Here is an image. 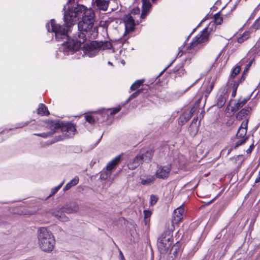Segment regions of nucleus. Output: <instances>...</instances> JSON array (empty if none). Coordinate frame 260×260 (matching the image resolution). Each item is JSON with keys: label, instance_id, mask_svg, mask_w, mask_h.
<instances>
[{"label": "nucleus", "instance_id": "1", "mask_svg": "<svg viewBox=\"0 0 260 260\" xmlns=\"http://www.w3.org/2000/svg\"><path fill=\"white\" fill-rule=\"evenodd\" d=\"M64 24L60 25L51 19L46 25L48 32L54 34L57 41H62L59 51L64 55L72 54L81 47V45L96 31L94 27L95 14L93 10L76 4L74 0H68L64 6Z\"/></svg>", "mask_w": 260, "mask_h": 260}, {"label": "nucleus", "instance_id": "2", "mask_svg": "<svg viewBox=\"0 0 260 260\" xmlns=\"http://www.w3.org/2000/svg\"><path fill=\"white\" fill-rule=\"evenodd\" d=\"M39 246L41 250L46 252H51L55 244V240L52 233L45 227L40 228L38 230Z\"/></svg>", "mask_w": 260, "mask_h": 260}, {"label": "nucleus", "instance_id": "3", "mask_svg": "<svg viewBox=\"0 0 260 260\" xmlns=\"http://www.w3.org/2000/svg\"><path fill=\"white\" fill-rule=\"evenodd\" d=\"M79 207L76 202H72L64 205L62 208H56L52 212L54 216L60 221L66 222L69 220V218L66 216L63 212L67 213H76L79 211Z\"/></svg>", "mask_w": 260, "mask_h": 260}, {"label": "nucleus", "instance_id": "4", "mask_svg": "<svg viewBox=\"0 0 260 260\" xmlns=\"http://www.w3.org/2000/svg\"><path fill=\"white\" fill-rule=\"evenodd\" d=\"M171 229L160 236L158 239L157 247L161 253L167 252L173 243L172 234Z\"/></svg>", "mask_w": 260, "mask_h": 260}, {"label": "nucleus", "instance_id": "5", "mask_svg": "<svg viewBox=\"0 0 260 260\" xmlns=\"http://www.w3.org/2000/svg\"><path fill=\"white\" fill-rule=\"evenodd\" d=\"M84 56L92 57L96 56L100 50L97 41H93L89 44L84 45L83 49Z\"/></svg>", "mask_w": 260, "mask_h": 260}, {"label": "nucleus", "instance_id": "6", "mask_svg": "<svg viewBox=\"0 0 260 260\" xmlns=\"http://www.w3.org/2000/svg\"><path fill=\"white\" fill-rule=\"evenodd\" d=\"M141 22V20L135 19L131 15H126L124 17V22L125 24V31L124 35L133 31L135 29V26L136 24H139Z\"/></svg>", "mask_w": 260, "mask_h": 260}, {"label": "nucleus", "instance_id": "7", "mask_svg": "<svg viewBox=\"0 0 260 260\" xmlns=\"http://www.w3.org/2000/svg\"><path fill=\"white\" fill-rule=\"evenodd\" d=\"M209 40V34L207 28L204 29L201 34H198L190 43V48H193L198 45L206 43Z\"/></svg>", "mask_w": 260, "mask_h": 260}, {"label": "nucleus", "instance_id": "8", "mask_svg": "<svg viewBox=\"0 0 260 260\" xmlns=\"http://www.w3.org/2000/svg\"><path fill=\"white\" fill-rule=\"evenodd\" d=\"M171 165L167 164L165 166H158L155 172L156 177L162 179L168 178L171 170Z\"/></svg>", "mask_w": 260, "mask_h": 260}, {"label": "nucleus", "instance_id": "9", "mask_svg": "<svg viewBox=\"0 0 260 260\" xmlns=\"http://www.w3.org/2000/svg\"><path fill=\"white\" fill-rule=\"evenodd\" d=\"M57 123L60 125V127L57 131L60 129L62 133H65L64 138H69L74 135L76 128L73 124L70 122L61 124Z\"/></svg>", "mask_w": 260, "mask_h": 260}, {"label": "nucleus", "instance_id": "10", "mask_svg": "<svg viewBox=\"0 0 260 260\" xmlns=\"http://www.w3.org/2000/svg\"><path fill=\"white\" fill-rule=\"evenodd\" d=\"M184 211V209L182 206L174 211L173 217L172 220V228L170 229L172 231L174 230L175 225L177 224L183 219Z\"/></svg>", "mask_w": 260, "mask_h": 260}, {"label": "nucleus", "instance_id": "11", "mask_svg": "<svg viewBox=\"0 0 260 260\" xmlns=\"http://www.w3.org/2000/svg\"><path fill=\"white\" fill-rule=\"evenodd\" d=\"M51 131L47 133H42L39 134H35V135L41 137L43 138H48L54 134H55L57 130L59 128L60 125L56 121H51L49 123L48 125Z\"/></svg>", "mask_w": 260, "mask_h": 260}, {"label": "nucleus", "instance_id": "12", "mask_svg": "<svg viewBox=\"0 0 260 260\" xmlns=\"http://www.w3.org/2000/svg\"><path fill=\"white\" fill-rule=\"evenodd\" d=\"M110 0H92V4L94 7L100 10L106 11L109 5Z\"/></svg>", "mask_w": 260, "mask_h": 260}, {"label": "nucleus", "instance_id": "13", "mask_svg": "<svg viewBox=\"0 0 260 260\" xmlns=\"http://www.w3.org/2000/svg\"><path fill=\"white\" fill-rule=\"evenodd\" d=\"M142 162V159L140 155H138L129 160L127 164V167L130 170H134Z\"/></svg>", "mask_w": 260, "mask_h": 260}, {"label": "nucleus", "instance_id": "14", "mask_svg": "<svg viewBox=\"0 0 260 260\" xmlns=\"http://www.w3.org/2000/svg\"><path fill=\"white\" fill-rule=\"evenodd\" d=\"M121 155H117L115 158H114L112 160L109 161L106 167V169L109 170L111 172H112L113 169L117 165L121 160Z\"/></svg>", "mask_w": 260, "mask_h": 260}, {"label": "nucleus", "instance_id": "15", "mask_svg": "<svg viewBox=\"0 0 260 260\" xmlns=\"http://www.w3.org/2000/svg\"><path fill=\"white\" fill-rule=\"evenodd\" d=\"M247 122L241 124L238 130L236 135L237 138H246L245 136L247 133Z\"/></svg>", "mask_w": 260, "mask_h": 260}, {"label": "nucleus", "instance_id": "16", "mask_svg": "<svg viewBox=\"0 0 260 260\" xmlns=\"http://www.w3.org/2000/svg\"><path fill=\"white\" fill-rule=\"evenodd\" d=\"M227 95L224 91H221L217 96L216 104L218 107H222L226 102Z\"/></svg>", "mask_w": 260, "mask_h": 260}, {"label": "nucleus", "instance_id": "17", "mask_svg": "<svg viewBox=\"0 0 260 260\" xmlns=\"http://www.w3.org/2000/svg\"><path fill=\"white\" fill-rule=\"evenodd\" d=\"M138 155H140V157L142 159V162H148L151 160L153 156V151L152 150H147L145 154L142 153Z\"/></svg>", "mask_w": 260, "mask_h": 260}, {"label": "nucleus", "instance_id": "18", "mask_svg": "<svg viewBox=\"0 0 260 260\" xmlns=\"http://www.w3.org/2000/svg\"><path fill=\"white\" fill-rule=\"evenodd\" d=\"M155 179L154 176L148 175L141 178V184L144 185H148L153 183Z\"/></svg>", "mask_w": 260, "mask_h": 260}, {"label": "nucleus", "instance_id": "19", "mask_svg": "<svg viewBox=\"0 0 260 260\" xmlns=\"http://www.w3.org/2000/svg\"><path fill=\"white\" fill-rule=\"evenodd\" d=\"M37 113L41 116L48 115L49 112L46 106L43 104H40L37 109Z\"/></svg>", "mask_w": 260, "mask_h": 260}, {"label": "nucleus", "instance_id": "20", "mask_svg": "<svg viewBox=\"0 0 260 260\" xmlns=\"http://www.w3.org/2000/svg\"><path fill=\"white\" fill-rule=\"evenodd\" d=\"M79 182V178L77 176L75 177L69 182H68L63 187V191H66L71 188L73 186L77 185Z\"/></svg>", "mask_w": 260, "mask_h": 260}, {"label": "nucleus", "instance_id": "21", "mask_svg": "<svg viewBox=\"0 0 260 260\" xmlns=\"http://www.w3.org/2000/svg\"><path fill=\"white\" fill-rule=\"evenodd\" d=\"M191 118L190 114H188L186 111H185L180 117L179 123L183 125L187 122Z\"/></svg>", "mask_w": 260, "mask_h": 260}, {"label": "nucleus", "instance_id": "22", "mask_svg": "<svg viewBox=\"0 0 260 260\" xmlns=\"http://www.w3.org/2000/svg\"><path fill=\"white\" fill-rule=\"evenodd\" d=\"M251 109L250 107H245L242 109L237 114V119H242L243 117L247 115L250 112Z\"/></svg>", "mask_w": 260, "mask_h": 260}, {"label": "nucleus", "instance_id": "23", "mask_svg": "<svg viewBox=\"0 0 260 260\" xmlns=\"http://www.w3.org/2000/svg\"><path fill=\"white\" fill-rule=\"evenodd\" d=\"M98 44L100 50L108 49L112 47V44L109 41L98 42Z\"/></svg>", "mask_w": 260, "mask_h": 260}, {"label": "nucleus", "instance_id": "24", "mask_svg": "<svg viewBox=\"0 0 260 260\" xmlns=\"http://www.w3.org/2000/svg\"><path fill=\"white\" fill-rule=\"evenodd\" d=\"M140 12V10L139 8H134L129 13L127 14V15H131L132 17H135V19H138V18H139V20H141V19H143L141 18V15L139 16Z\"/></svg>", "mask_w": 260, "mask_h": 260}, {"label": "nucleus", "instance_id": "25", "mask_svg": "<svg viewBox=\"0 0 260 260\" xmlns=\"http://www.w3.org/2000/svg\"><path fill=\"white\" fill-rule=\"evenodd\" d=\"M250 34L251 32L249 30L245 31L240 37L237 38V42L239 43H243L250 37Z\"/></svg>", "mask_w": 260, "mask_h": 260}, {"label": "nucleus", "instance_id": "26", "mask_svg": "<svg viewBox=\"0 0 260 260\" xmlns=\"http://www.w3.org/2000/svg\"><path fill=\"white\" fill-rule=\"evenodd\" d=\"M112 174V172L107 170L106 168L103 169V170L100 173V178L102 180H106L108 178L110 177Z\"/></svg>", "mask_w": 260, "mask_h": 260}, {"label": "nucleus", "instance_id": "27", "mask_svg": "<svg viewBox=\"0 0 260 260\" xmlns=\"http://www.w3.org/2000/svg\"><path fill=\"white\" fill-rule=\"evenodd\" d=\"M144 82V79L137 80L131 85V89L132 90H135L137 89L141 85H142Z\"/></svg>", "mask_w": 260, "mask_h": 260}, {"label": "nucleus", "instance_id": "28", "mask_svg": "<svg viewBox=\"0 0 260 260\" xmlns=\"http://www.w3.org/2000/svg\"><path fill=\"white\" fill-rule=\"evenodd\" d=\"M214 85V84L213 81H208V86L206 89V94L205 95L206 97H207L210 94V93L211 92V91L212 90V89L213 88Z\"/></svg>", "mask_w": 260, "mask_h": 260}, {"label": "nucleus", "instance_id": "29", "mask_svg": "<svg viewBox=\"0 0 260 260\" xmlns=\"http://www.w3.org/2000/svg\"><path fill=\"white\" fill-rule=\"evenodd\" d=\"M85 119L88 122L91 124H94L98 120V119L94 116L91 115H87L85 116Z\"/></svg>", "mask_w": 260, "mask_h": 260}, {"label": "nucleus", "instance_id": "30", "mask_svg": "<svg viewBox=\"0 0 260 260\" xmlns=\"http://www.w3.org/2000/svg\"><path fill=\"white\" fill-rule=\"evenodd\" d=\"M189 131L191 136H194L198 132L197 126L194 125L193 123H191L189 127Z\"/></svg>", "mask_w": 260, "mask_h": 260}, {"label": "nucleus", "instance_id": "31", "mask_svg": "<svg viewBox=\"0 0 260 260\" xmlns=\"http://www.w3.org/2000/svg\"><path fill=\"white\" fill-rule=\"evenodd\" d=\"M214 19L215 23L216 25L221 24L222 22V18L220 17L219 13H217L214 15Z\"/></svg>", "mask_w": 260, "mask_h": 260}, {"label": "nucleus", "instance_id": "32", "mask_svg": "<svg viewBox=\"0 0 260 260\" xmlns=\"http://www.w3.org/2000/svg\"><path fill=\"white\" fill-rule=\"evenodd\" d=\"M243 107V105H241V102L239 100L232 107V111L233 112H236L240 108Z\"/></svg>", "mask_w": 260, "mask_h": 260}, {"label": "nucleus", "instance_id": "33", "mask_svg": "<svg viewBox=\"0 0 260 260\" xmlns=\"http://www.w3.org/2000/svg\"><path fill=\"white\" fill-rule=\"evenodd\" d=\"M140 92H141V90H139L136 91L135 92L133 93V94H132L129 96V98L126 100V101H125V103H127L131 100H132L135 99V98H136L140 94Z\"/></svg>", "mask_w": 260, "mask_h": 260}, {"label": "nucleus", "instance_id": "34", "mask_svg": "<svg viewBox=\"0 0 260 260\" xmlns=\"http://www.w3.org/2000/svg\"><path fill=\"white\" fill-rule=\"evenodd\" d=\"M252 27L255 30L260 29V17L254 21Z\"/></svg>", "mask_w": 260, "mask_h": 260}, {"label": "nucleus", "instance_id": "35", "mask_svg": "<svg viewBox=\"0 0 260 260\" xmlns=\"http://www.w3.org/2000/svg\"><path fill=\"white\" fill-rule=\"evenodd\" d=\"M238 140L235 143V148H237L239 146L241 145L243 143H244L247 139V138H239Z\"/></svg>", "mask_w": 260, "mask_h": 260}, {"label": "nucleus", "instance_id": "36", "mask_svg": "<svg viewBox=\"0 0 260 260\" xmlns=\"http://www.w3.org/2000/svg\"><path fill=\"white\" fill-rule=\"evenodd\" d=\"M254 61L253 58H251L249 60V61L248 63L246 64L245 68L244 71V73H247L251 67V64H252L253 62Z\"/></svg>", "mask_w": 260, "mask_h": 260}, {"label": "nucleus", "instance_id": "37", "mask_svg": "<svg viewBox=\"0 0 260 260\" xmlns=\"http://www.w3.org/2000/svg\"><path fill=\"white\" fill-rule=\"evenodd\" d=\"M241 69L240 67H236L235 68L232 73L231 76L232 77H235L237 75H238L240 72Z\"/></svg>", "mask_w": 260, "mask_h": 260}, {"label": "nucleus", "instance_id": "38", "mask_svg": "<svg viewBox=\"0 0 260 260\" xmlns=\"http://www.w3.org/2000/svg\"><path fill=\"white\" fill-rule=\"evenodd\" d=\"M60 189L59 186H56L53 188H52L51 190V193L49 194V196L47 197V199L51 197V196L55 194Z\"/></svg>", "mask_w": 260, "mask_h": 260}, {"label": "nucleus", "instance_id": "39", "mask_svg": "<svg viewBox=\"0 0 260 260\" xmlns=\"http://www.w3.org/2000/svg\"><path fill=\"white\" fill-rule=\"evenodd\" d=\"M121 109V107L120 106H119L117 107H116L113 109L110 110V115H113L115 114L116 113H117L119 111H120Z\"/></svg>", "mask_w": 260, "mask_h": 260}, {"label": "nucleus", "instance_id": "40", "mask_svg": "<svg viewBox=\"0 0 260 260\" xmlns=\"http://www.w3.org/2000/svg\"><path fill=\"white\" fill-rule=\"evenodd\" d=\"M158 200V198L154 195L150 196V204L153 206L156 203Z\"/></svg>", "mask_w": 260, "mask_h": 260}, {"label": "nucleus", "instance_id": "41", "mask_svg": "<svg viewBox=\"0 0 260 260\" xmlns=\"http://www.w3.org/2000/svg\"><path fill=\"white\" fill-rule=\"evenodd\" d=\"M197 107H198V105L195 104L194 105H193V106L189 110H188V111H186L188 114H190V116L191 117V116L192 115V114L195 112V111H196V109H197Z\"/></svg>", "mask_w": 260, "mask_h": 260}, {"label": "nucleus", "instance_id": "42", "mask_svg": "<svg viewBox=\"0 0 260 260\" xmlns=\"http://www.w3.org/2000/svg\"><path fill=\"white\" fill-rule=\"evenodd\" d=\"M185 73V70L183 68H180L176 72V76H181L182 75H184Z\"/></svg>", "mask_w": 260, "mask_h": 260}, {"label": "nucleus", "instance_id": "43", "mask_svg": "<svg viewBox=\"0 0 260 260\" xmlns=\"http://www.w3.org/2000/svg\"><path fill=\"white\" fill-rule=\"evenodd\" d=\"M239 100L241 102V104L243 106L247 103V102L249 100V98H240Z\"/></svg>", "mask_w": 260, "mask_h": 260}, {"label": "nucleus", "instance_id": "44", "mask_svg": "<svg viewBox=\"0 0 260 260\" xmlns=\"http://www.w3.org/2000/svg\"><path fill=\"white\" fill-rule=\"evenodd\" d=\"M144 218L145 219L149 218L151 215V212L149 210L144 211Z\"/></svg>", "mask_w": 260, "mask_h": 260}, {"label": "nucleus", "instance_id": "45", "mask_svg": "<svg viewBox=\"0 0 260 260\" xmlns=\"http://www.w3.org/2000/svg\"><path fill=\"white\" fill-rule=\"evenodd\" d=\"M254 144H252L249 147V148L246 150V152L247 153H250L252 151V150H253V149L254 148Z\"/></svg>", "mask_w": 260, "mask_h": 260}, {"label": "nucleus", "instance_id": "46", "mask_svg": "<svg viewBox=\"0 0 260 260\" xmlns=\"http://www.w3.org/2000/svg\"><path fill=\"white\" fill-rule=\"evenodd\" d=\"M63 139V137L61 136H59L58 137H56L55 138V141L53 142H57V141H60V140H62Z\"/></svg>", "mask_w": 260, "mask_h": 260}, {"label": "nucleus", "instance_id": "47", "mask_svg": "<svg viewBox=\"0 0 260 260\" xmlns=\"http://www.w3.org/2000/svg\"><path fill=\"white\" fill-rule=\"evenodd\" d=\"M236 90H237V87H236L235 89H234V90H233V92H232V95L233 97H235L236 96Z\"/></svg>", "mask_w": 260, "mask_h": 260}, {"label": "nucleus", "instance_id": "48", "mask_svg": "<svg viewBox=\"0 0 260 260\" xmlns=\"http://www.w3.org/2000/svg\"><path fill=\"white\" fill-rule=\"evenodd\" d=\"M29 123V122L27 121V122H25L24 123H22L20 125V126H19L18 127H22L26 125H27Z\"/></svg>", "mask_w": 260, "mask_h": 260}, {"label": "nucleus", "instance_id": "49", "mask_svg": "<svg viewBox=\"0 0 260 260\" xmlns=\"http://www.w3.org/2000/svg\"><path fill=\"white\" fill-rule=\"evenodd\" d=\"M198 120V118H194L192 120V123L194 125H196V122Z\"/></svg>", "mask_w": 260, "mask_h": 260}, {"label": "nucleus", "instance_id": "50", "mask_svg": "<svg viewBox=\"0 0 260 260\" xmlns=\"http://www.w3.org/2000/svg\"><path fill=\"white\" fill-rule=\"evenodd\" d=\"M247 58H243L242 60H241V63H245V62H248V60H247Z\"/></svg>", "mask_w": 260, "mask_h": 260}, {"label": "nucleus", "instance_id": "51", "mask_svg": "<svg viewBox=\"0 0 260 260\" xmlns=\"http://www.w3.org/2000/svg\"><path fill=\"white\" fill-rule=\"evenodd\" d=\"M64 181L63 180V181L61 182V183L58 185V186H59V188H60L62 185L64 184Z\"/></svg>", "mask_w": 260, "mask_h": 260}, {"label": "nucleus", "instance_id": "52", "mask_svg": "<svg viewBox=\"0 0 260 260\" xmlns=\"http://www.w3.org/2000/svg\"><path fill=\"white\" fill-rule=\"evenodd\" d=\"M120 255L121 256L122 258L123 259L124 256L121 251L120 252Z\"/></svg>", "mask_w": 260, "mask_h": 260}, {"label": "nucleus", "instance_id": "53", "mask_svg": "<svg viewBox=\"0 0 260 260\" xmlns=\"http://www.w3.org/2000/svg\"><path fill=\"white\" fill-rule=\"evenodd\" d=\"M232 148H230V149L229 150V151H228V154L231 152V151H232Z\"/></svg>", "mask_w": 260, "mask_h": 260}, {"label": "nucleus", "instance_id": "54", "mask_svg": "<svg viewBox=\"0 0 260 260\" xmlns=\"http://www.w3.org/2000/svg\"><path fill=\"white\" fill-rule=\"evenodd\" d=\"M108 64H112V63H111L110 61H109V62H108Z\"/></svg>", "mask_w": 260, "mask_h": 260}, {"label": "nucleus", "instance_id": "55", "mask_svg": "<svg viewBox=\"0 0 260 260\" xmlns=\"http://www.w3.org/2000/svg\"><path fill=\"white\" fill-rule=\"evenodd\" d=\"M121 62H122L123 64H124V61H123V60H122V61H121Z\"/></svg>", "mask_w": 260, "mask_h": 260}]
</instances>
